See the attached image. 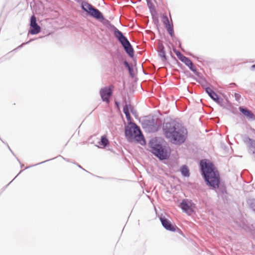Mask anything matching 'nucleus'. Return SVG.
<instances>
[{
	"label": "nucleus",
	"instance_id": "nucleus-1",
	"mask_svg": "<svg viewBox=\"0 0 255 255\" xmlns=\"http://www.w3.org/2000/svg\"><path fill=\"white\" fill-rule=\"evenodd\" d=\"M200 174L205 184L210 189L217 190L222 194V198L228 194L225 181L221 178L220 174L214 163L208 159H202L199 163Z\"/></svg>",
	"mask_w": 255,
	"mask_h": 255
},
{
	"label": "nucleus",
	"instance_id": "nucleus-2",
	"mask_svg": "<svg viewBox=\"0 0 255 255\" xmlns=\"http://www.w3.org/2000/svg\"><path fill=\"white\" fill-rule=\"evenodd\" d=\"M162 130L165 137L174 145L180 146L187 139L186 128L171 119H164Z\"/></svg>",
	"mask_w": 255,
	"mask_h": 255
},
{
	"label": "nucleus",
	"instance_id": "nucleus-3",
	"mask_svg": "<svg viewBox=\"0 0 255 255\" xmlns=\"http://www.w3.org/2000/svg\"><path fill=\"white\" fill-rule=\"evenodd\" d=\"M95 19L102 22L109 30L113 33L114 36L122 45L127 55L129 57L133 58L134 54L133 48L128 38L124 35L123 33L113 24L110 20L106 19L101 11L99 12V17L97 16Z\"/></svg>",
	"mask_w": 255,
	"mask_h": 255
},
{
	"label": "nucleus",
	"instance_id": "nucleus-4",
	"mask_svg": "<svg viewBox=\"0 0 255 255\" xmlns=\"http://www.w3.org/2000/svg\"><path fill=\"white\" fill-rule=\"evenodd\" d=\"M148 146L150 152L160 161L167 160L171 155V148L163 138L155 137L150 139Z\"/></svg>",
	"mask_w": 255,
	"mask_h": 255
},
{
	"label": "nucleus",
	"instance_id": "nucleus-5",
	"mask_svg": "<svg viewBox=\"0 0 255 255\" xmlns=\"http://www.w3.org/2000/svg\"><path fill=\"white\" fill-rule=\"evenodd\" d=\"M125 135L129 142H135L141 145L146 144L140 127L134 122H129L128 126H125Z\"/></svg>",
	"mask_w": 255,
	"mask_h": 255
},
{
	"label": "nucleus",
	"instance_id": "nucleus-6",
	"mask_svg": "<svg viewBox=\"0 0 255 255\" xmlns=\"http://www.w3.org/2000/svg\"><path fill=\"white\" fill-rule=\"evenodd\" d=\"M139 123L144 130L149 133L157 132L162 127V125L157 123L153 117L151 118L149 116L141 118Z\"/></svg>",
	"mask_w": 255,
	"mask_h": 255
},
{
	"label": "nucleus",
	"instance_id": "nucleus-7",
	"mask_svg": "<svg viewBox=\"0 0 255 255\" xmlns=\"http://www.w3.org/2000/svg\"><path fill=\"white\" fill-rule=\"evenodd\" d=\"M80 7L82 10L86 12L87 16L95 19L97 16L99 17V12L101 11L88 2L86 1L83 2Z\"/></svg>",
	"mask_w": 255,
	"mask_h": 255
},
{
	"label": "nucleus",
	"instance_id": "nucleus-8",
	"mask_svg": "<svg viewBox=\"0 0 255 255\" xmlns=\"http://www.w3.org/2000/svg\"><path fill=\"white\" fill-rule=\"evenodd\" d=\"M179 207L183 212L190 215L194 212L195 204L191 199L185 198L182 200Z\"/></svg>",
	"mask_w": 255,
	"mask_h": 255
},
{
	"label": "nucleus",
	"instance_id": "nucleus-9",
	"mask_svg": "<svg viewBox=\"0 0 255 255\" xmlns=\"http://www.w3.org/2000/svg\"><path fill=\"white\" fill-rule=\"evenodd\" d=\"M41 31L40 26L37 24L36 18L34 15H32L30 18V28L28 30V34L35 35Z\"/></svg>",
	"mask_w": 255,
	"mask_h": 255
},
{
	"label": "nucleus",
	"instance_id": "nucleus-10",
	"mask_svg": "<svg viewBox=\"0 0 255 255\" xmlns=\"http://www.w3.org/2000/svg\"><path fill=\"white\" fill-rule=\"evenodd\" d=\"M160 221L163 227L166 230L170 232H175L177 226L173 225L172 223L164 216L161 215L159 217Z\"/></svg>",
	"mask_w": 255,
	"mask_h": 255
},
{
	"label": "nucleus",
	"instance_id": "nucleus-11",
	"mask_svg": "<svg viewBox=\"0 0 255 255\" xmlns=\"http://www.w3.org/2000/svg\"><path fill=\"white\" fill-rule=\"evenodd\" d=\"M242 138L244 142L247 145L251 151H252V154L255 158V140L250 137L247 134L242 135Z\"/></svg>",
	"mask_w": 255,
	"mask_h": 255
},
{
	"label": "nucleus",
	"instance_id": "nucleus-12",
	"mask_svg": "<svg viewBox=\"0 0 255 255\" xmlns=\"http://www.w3.org/2000/svg\"><path fill=\"white\" fill-rule=\"evenodd\" d=\"M100 95L102 101L108 103L109 97L113 95V91L110 87L106 86L101 89Z\"/></svg>",
	"mask_w": 255,
	"mask_h": 255
},
{
	"label": "nucleus",
	"instance_id": "nucleus-13",
	"mask_svg": "<svg viewBox=\"0 0 255 255\" xmlns=\"http://www.w3.org/2000/svg\"><path fill=\"white\" fill-rule=\"evenodd\" d=\"M240 112L247 119L252 120H255V115L248 108L245 107L240 106L239 108Z\"/></svg>",
	"mask_w": 255,
	"mask_h": 255
},
{
	"label": "nucleus",
	"instance_id": "nucleus-14",
	"mask_svg": "<svg viewBox=\"0 0 255 255\" xmlns=\"http://www.w3.org/2000/svg\"><path fill=\"white\" fill-rule=\"evenodd\" d=\"M183 63L185 64V65L187 66L188 68L195 74V75L197 76H199L200 74V72L197 70L196 66L189 58H188Z\"/></svg>",
	"mask_w": 255,
	"mask_h": 255
},
{
	"label": "nucleus",
	"instance_id": "nucleus-15",
	"mask_svg": "<svg viewBox=\"0 0 255 255\" xmlns=\"http://www.w3.org/2000/svg\"><path fill=\"white\" fill-rule=\"evenodd\" d=\"M181 175L184 177H189L190 175V170L186 165H183L180 168Z\"/></svg>",
	"mask_w": 255,
	"mask_h": 255
},
{
	"label": "nucleus",
	"instance_id": "nucleus-16",
	"mask_svg": "<svg viewBox=\"0 0 255 255\" xmlns=\"http://www.w3.org/2000/svg\"><path fill=\"white\" fill-rule=\"evenodd\" d=\"M158 55L161 58L163 61H166L168 59L167 56L166 54V51L164 47L162 45L160 49L158 51Z\"/></svg>",
	"mask_w": 255,
	"mask_h": 255
},
{
	"label": "nucleus",
	"instance_id": "nucleus-17",
	"mask_svg": "<svg viewBox=\"0 0 255 255\" xmlns=\"http://www.w3.org/2000/svg\"><path fill=\"white\" fill-rule=\"evenodd\" d=\"M98 143L102 145L104 148L107 147L109 146V139L106 135H103L101 136L100 140Z\"/></svg>",
	"mask_w": 255,
	"mask_h": 255
},
{
	"label": "nucleus",
	"instance_id": "nucleus-18",
	"mask_svg": "<svg viewBox=\"0 0 255 255\" xmlns=\"http://www.w3.org/2000/svg\"><path fill=\"white\" fill-rule=\"evenodd\" d=\"M173 51L179 60H180L183 63H184L188 58V57L184 56L180 52V51L175 48H173Z\"/></svg>",
	"mask_w": 255,
	"mask_h": 255
},
{
	"label": "nucleus",
	"instance_id": "nucleus-19",
	"mask_svg": "<svg viewBox=\"0 0 255 255\" xmlns=\"http://www.w3.org/2000/svg\"><path fill=\"white\" fill-rule=\"evenodd\" d=\"M205 91L213 101H214L215 98L218 96V94L210 87H206Z\"/></svg>",
	"mask_w": 255,
	"mask_h": 255
},
{
	"label": "nucleus",
	"instance_id": "nucleus-20",
	"mask_svg": "<svg viewBox=\"0 0 255 255\" xmlns=\"http://www.w3.org/2000/svg\"><path fill=\"white\" fill-rule=\"evenodd\" d=\"M247 204L248 205L250 209L255 214V199L250 198L247 200Z\"/></svg>",
	"mask_w": 255,
	"mask_h": 255
},
{
	"label": "nucleus",
	"instance_id": "nucleus-21",
	"mask_svg": "<svg viewBox=\"0 0 255 255\" xmlns=\"http://www.w3.org/2000/svg\"><path fill=\"white\" fill-rule=\"evenodd\" d=\"M59 157H62V158L64 160H65V161H67V162H71V161H70V159H68V158H65V157H63V156H61V155H59L58 156H57V157H59ZM56 158V157H54V158H51V159H49L43 161H42V162H41L38 163H37V164H35L33 165H31V166H29V167H26V168H25V169H27V168H29V167H32V166H36V165H37L41 164H42V163H45V162H47V161H50V160H53V159H55V158Z\"/></svg>",
	"mask_w": 255,
	"mask_h": 255
},
{
	"label": "nucleus",
	"instance_id": "nucleus-22",
	"mask_svg": "<svg viewBox=\"0 0 255 255\" xmlns=\"http://www.w3.org/2000/svg\"><path fill=\"white\" fill-rule=\"evenodd\" d=\"M161 21L164 26L171 23L170 22L166 14H163L161 15Z\"/></svg>",
	"mask_w": 255,
	"mask_h": 255
},
{
	"label": "nucleus",
	"instance_id": "nucleus-23",
	"mask_svg": "<svg viewBox=\"0 0 255 255\" xmlns=\"http://www.w3.org/2000/svg\"><path fill=\"white\" fill-rule=\"evenodd\" d=\"M220 106L228 110H230L233 108L232 104L228 100H227L226 102H224Z\"/></svg>",
	"mask_w": 255,
	"mask_h": 255
},
{
	"label": "nucleus",
	"instance_id": "nucleus-24",
	"mask_svg": "<svg viewBox=\"0 0 255 255\" xmlns=\"http://www.w3.org/2000/svg\"><path fill=\"white\" fill-rule=\"evenodd\" d=\"M33 40L31 39H30L29 40H28V41L27 42H23L22 43H21L20 45H19L18 47H17L16 48H15V49H14L13 50H12L11 51H10V52L8 53L7 54H9L10 53L12 52H15L18 49H21L22 47H23L26 44H29L30 42H31L32 41H33Z\"/></svg>",
	"mask_w": 255,
	"mask_h": 255
},
{
	"label": "nucleus",
	"instance_id": "nucleus-25",
	"mask_svg": "<svg viewBox=\"0 0 255 255\" xmlns=\"http://www.w3.org/2000/svg\"><path fill=\"white\" fill-rule=\"evenodd\" d=\"M164 27L166 29L168 34L174 31V26H173V24L172 23H171L170 24H168L167 25L165 26Z\"/></svg>",
	"mask_w": 255,
	"mask_h": 255
},
{
	"label": "nucleus",
	"instance_id": "nucleus-26",
	"mask_svg": "<svg viewBox=\"0 0 255 255\" xmlns=\"http://www.w3.org/2000/svg\"><path fill=\"white\" fill-rule=\"evenodd\" d=\"M214 101L216 102L217 104H218L220 106L224 102L223 99L218 95L217 96V97L215 98Z\"/></svg>",
	"mask_w": 255,
	"mask_h": 255
},
{
	"label": "nucleus",
	"instance_id": "nucleus-27",
	"mask_svg": "<svg viewBox=\"0 0 255 255\" xmlns=\"http://www.w3.org/2000/svg\"><path fill=\"white\" fill-rule=\"evenodd\" d=\"M130 105L126 104L123 106V111L124 114H126V112L128 113H130Z\"/></svg>",
	"mask_w": 255,
	"mask_h": 255
},
{
	"label": "nucleus",
	"instance_id": "nucleus-28",
	"mask_svg": "<svg viewBox=\"0 0 255 255\" xmlns=\"http://www.w3.org/2000/svg\"><path fill=\"white\" fill-rule=\"evenodd\" d=\"M152 20L154 24L158 26L159 24V19L157 16H152Z\"/></svg>",
	"mask_w": 255,
	"mask_h": 255
},
{
	"label": "nucleus",
	"instance_id": "nucleus-29",
	"mask_svg": "<svg viewBox=\"0 0 255 255\" xmlns=\"http://www.w3.org/2000/svg\"><path fill=\"white\" fill-rule=\"evenodd\" d=\"M172 40L175 43L176 45H177V43H179V48L182 49L181 42L177 37H175L172 39Z\"/></svg>",
	"mask_w": 255,
	"mask_h": 255
},
{
	"label": "nucleus",
	"instance_id": "nucleus-30",
	"mask_svg": "<svg viewBox=\"0 0 255 255\" xmlns=\"http://www.w3.org/2000/svg\"><path fill=\"white\" fill-rule=\"evenodd\" d=\"M123 64H124L125 67L127 70H128V69L129 68H130V67H131L132 66L131 64L128 63V62L126 60L123 61Z\"/></svg>",
	"mask_w": 255,
	"mask_h": 255
},
{
	"label": "nucleus",
	"instance_id": "nucleus-31",
	"mask_svg": "<svg viewBox=\"0 0 255 255\" xmlns=\"http://www.w3.org/2000/svg\"><path fill=\"white\" fill-rule=\"evenodd\" d=\"M130 113H131L135 117L137 116L136 110L131 106H130Z\"/></svg>",
	"mask_w": 255,
	"mask_h": 255
},
{
	"label": "nucleus",
	"instance_id": "nucleus-32",
	"mask_svg": "<svg viewBox=\"0 0 255 255\" xmlns=\"http://www.w3.org/2000/svg\"><path fill=\"white\" fill-rule=\"evenodd\" d=\"M128 70V71L129 75L131 77H133V66H132L131 67L129 68Z\"/></svg>",
	"mask_w": 255,
	"mask_h": 255
},
{
	"label": "nucleus",
	"instance_id": "nucleus-33",
	"mask_svg": "<svg viewBox=\"0 0 255 255\" xmlns=\"http://www.w3.org/2000/svg\"><path fill=\"white\" fill-rule=\"evenodd\" d=\"M234 96L235 98V100L238 102L239 101V100H240V99L241 98V95L239 94L236 93H235Z\"/></svg>",
	"mask_w": 255,
	"mask_h": 255
},
{
	"label": "nucleus",
	"instance_id": "nucleus-34",
	"mask_svg": "<svg viewBox=\"0 0 255 255\" xmlns=\"http://www.w3.org/2000/svg\"><path fill=\"white\" fill-rule=\"evenodd\" d=\"M125 116H126V118L127 119V120L128 121H130L131 118V117H130V113H128L126 112V114H125Z\"/></svg>",
	"mask_w": 255,
	"mask_h": 255
},
{
	"label": "nucleus",
	"instance_id": "nucleus-35",
	"mask_svg": "<svg viewBox=\"0 0 255 255\" xmlns=\"http://www.w3.org/2000/svg\"><path fill=\"white\" fill-rule=\"evenodd\" d=\"M121 104L120 102L118 101H116L115 102V107L117 109H119L120 108Z\"/></svg>",
	"mask_w": 255,
	"mask_h": 255
},
{
	"label": "nucleus",
	"instance_id": "nucleus-36",
	"mask_svg": "<svg viewBox=\"0 0 255 255\" xmlns=\"http://www.w3.org/2000/svg\"><path fill=\"white\" fill-rule=\"evenodd\" d=\"M72 163H74V164L76 165L79 168L87 171L85 169H84L80 164H79L78 163L76 162H71Z\"/></svg>",
	"mask_w": 255,
	"mask_h": 255
},
{
	"label": "nucleus",
	"instance_id": "nucleus-37",
	"mask_svg": "<svg viewBox=\"0 0 255 255\" xmlns=\"http://www.w3.org/2000/svg\"><path fill=\"white\" fill-rule=\"evenodd\" d=\"M23 171V170H21L20 171V172L18 173V174L6 186V187H7V186H8L15 179L16 177H17V176L21 173Z\"/></svg>",
	"mask_w": 255,
	"mask_h": 255
},
{
	"label": "nucleus",
	"instance_id": "nucleus-38",
	"mask_svg": "<svg viewBox=\"0 0 255 255\" xmlns=\"http://www.w3.org/2000/svg\"><path fill=\"white\" fill-rule=\"evenodd\" d=\"M176 231H177L179 234H180L181 235L183 236V232L177 227V229Z\"/></svg>",
	"mask_w": 255,
	"mask_h": 255
},
{
	"label": "nucleus",
	"instance_id": "nucleus-39",
	"mask_svg": "<svg viewBox=\"0 0 255 255\" xmlns=\"http://www.w3.org/2000/svg\"><path fill=\"white\" fill-rule=\"evenodd\" d=\"M229 86L230 87L232 88L233 87L237 86V85L235 83H231L229 84Z\"/></svg>",
	"mask_w": 255,
	"mask_h": 255
},
{
	"label": "nucleus",
	"instance_id": "nucleus-40",
	"mask_svg": "<svg viewBox=\"0 0 255 255\" xmlns=\"http://www.w3.org/2000/svg\"><path fill=\"white\" fill-rule=\"evenodd\" d=\"M169 34L170 35V36H171V37L172 38V39L176 37L175 36L174 31H173L172 32H171L170 33H169Z\"/></svg>",
	"mask_w": 255,
	"mask_h": 255
},
{
	"label": "nucleus",
	"instance_id": "nucleus-41",
	"mask_svg": "<svg viewBox=\"0 0 255 255\" xmlns=\"http://www.w3.org/2000/svg\"><path fill=\"white\" fill-rule=\"evenodd\" d=\"M76 2L79 3L80 4V5L81 4V3L84 2V1H85L86 0H75Z\"/></svg>",
	"mask_w": 255,
	"mask_h": 255
},
{
	"label": "nucleus",
	"instance_id": "nucleus-42",
	"mask_svg": "<svg viewBox=\"0 0 255 255\" xmlns=\"http://www.w3.org/2000/svg\"><path fill=\"white\" fill-rule=\"evenodd\" d=\"M250 69L252 70V71H254L255 70V64H253L251 66V68H250Z\"/></svg>",
	"mask_w": 255,
	"mask_h": 255
},
{
	"label": "nucleus",
	"instance_id": "nucleus-43",
	"mask_svg": "<svg viewBox=\"0 0 255 255\" xmlns=\"http://www.w3.org/2000/svg\"><path fill=\"white\" fill-rule=\"evenodd\" d=\"M6 145H7V148H8V149H9V150L11 151V152L12 153V154H13V155H14V153H13V152H12V151L11 150V149H10V148L9 147V145H8L7 144H6Z\"/></svg>",
	"mask_w": 255,
	"mask_h": 255
},
{
	"label": "nucleus",
	"instance_id": "nucleus-44",
	"mask_svg": "<svg viewBox=\"0 0 255 255\" xmlns=\"http://www.w3.org/2000/svg\"><path fill=\"white\" fill-rule=\"evenodd\" d=\"M251 130L254 134H255V129L251 128Z\"/></svg>",
	"mask_w": 255,
	"mask_h": 255
},
{
	"label": "nucleus",
	"instance_id": "nucleus-45",
	"mask_svg": "<svg viewBox=\"0 0 255 255\" xmlns=\"http://www.w3.org/2000/svg\"><path fill=\"white\" fill-rule=\"evenodd\" d=\"M147 3H151V0H146Z\"/></svg>",
	"mask_w": 255,
	"mask_h": 255
},
{
	"label": "nucleus",
	"instance_id": "nucleus-46",
	"mask_svg": "<svg viewBox=\"0 0 255 255\" xmlns=\"http://www.w3.org/2000/svg\"><path fill=\"white\" fill-rule=\"evenodd\" d=\"M147 3H151V0H146Z\"/></svg>",
	"mask_w": 255,
	"mask_h": 255
},
{
	"label": "nucleus",
	"instance_id": "nucleus-47",
	"mask_svg": "<svg viewBox=\"0 0 255 255\" xmlns=\"http://www.w3.org/2000/svg\"><path fill=\"white\" fill-rule=\"evenodd\" d=\"M16 159H17V161H18V162L19 163H20V162L19 160L18 159V158L16 157Z\"/></svg>",
	"mask_w": 255,
	"mask_h": 255
},
{
	"label": "nucleus",
	"instance_id": "nucleus-48",
	"mask_svg": "<svg viewBox=\"0 0 255 255\" xmlns=\"http://www.w3.org/2000/svg\"><path fill=\"white\" fill-rule=\"evenodd\" d=\"M178 47L179 48V43H177V45Z\"/></svg>",
	"mask_w": 255,
	"mask_h": 255
},
{
	"label": "nucleus",
	"instance_id": "nucleus-49",
	"mask_svg": "<svg viewBox=\"0 0 255 255\" xmlns=\"http://www.w3.org/2000/svg\"><path fill=\"white\" fill-rule=\"evenodd\" d=\"M169 44L173 46V44H172V43L171 42H170Z\"/></svg>",
	"mask_w": 255,
	"mask_h": 255
},
{
	"label": "nucleus",
	"instance_id": "nucleus-50",
	"mask_svg": "<svg viewBox=\"0 0 255 255\" xmlns=\"http://www.w3.org/2000/svg\"><path fill=\"white\" fill-rule=\"evenodd\" d=\"M0 139L2 141V142L4 143V141L0 138Z\"/></svg>",
	"mask_w": 255,
	"mask_h": 255
},
{
	"label": "nucleus",
	"instance_id": "nucleus-51",
	"mask_svg": "<svg viewBox=\"0 0 255 255\" xmlns=\"http://www.w3.org/2000/svg\"><path fill=\"white\" fill-rule=\"evenodd\" d=\"M20 166L21 167H23V165L21 164Z\"/></svg>",
	"mask_w": 255,
	"mask_h": 255
}]
</instances>
